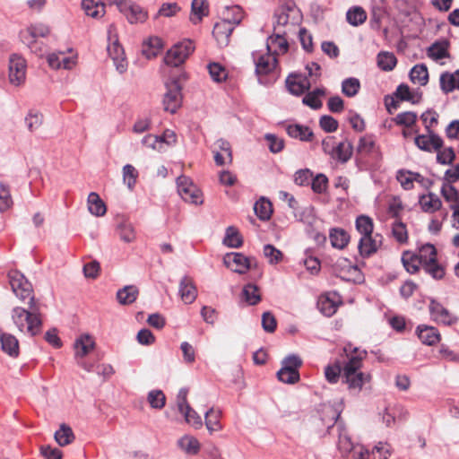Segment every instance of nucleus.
Masks as SVG:
<instances>
[{
	"mask_svg": "<svg viewBox=\"0 0 459 459\" xmlns=\"http://www.w3.org/2000/svg\"><path fill=\"white\" fill-rule=\"evenodd\" d=\"M343 350L347 355L349 353L355 354L351 355L342 368V382L347 385L350 392L358 394L361 391L363 385L371 380L369 374L359 370L362 367V359L366 355V351H358L357 348L352 349L351 344L346 345Z\"/></svg>",
	"mask_w": 459,
	"mask_h": 459,
	"instance_id": "1",
	"label": "nucleus"
},
{
	"mask_svg": "<svg viewBox=\"0 0 459 459\" xmlns=\"http://www.w3.org/2000/svg\"><path fill=\"white\" fill-rule=\"evenodd\" d=\"M28 309L15 307L12 310L11 317L21 333H27L30 336H35L41 332L43 325V315L40 310V303L31 298L28 301Z\"/></svg>",
	"mask_w": 459,
	"mask_h": 459,
	"instance_id": "2",
	"label": "nucleus"
},
{
	"mask_svg": "<svg viewBox=\"0 0 459 459\" xmlns=\"http://www.w3.org/2000/svg\"><path fill=\"white\" fill-rule=\"evenodd\" d=\"M267 53L261 54L257 56L256 53H253V59L255 65V74L258 82L262 84H271L276 81L279 76L278 59L275 53H272L270 46L267 43Z\"/></svg>",
	"mask_w": 459,
	"mask_h": 459,
	"instance_id": "3",
	"label": "nucleus"
},
{
	"mask_svg": "<svg viewBox=\"0 0 459 459\" xmlns=\"http://www.w3.org/2000/svg\"><path fill=\"white\" fill-rule=\"evenodd\" d=\"M186 74L180 70L178 74H170L169 79L165 82L167 89L163 98V106L166 111L175 113L182 103V81L186 80Z\"/></svg>",
	"mask_w": 459,
	"mask_h": 459,
	"instance_id": "4",
	"label": "nucleus"
},
{
	"mask_svg": "<svg viewBox=\"0 0 459 459\" xmlns=\"http://www.w3.org/2000/svg\"><path fill=\"white\" fill-rule=\"evenodd\" d=\"M233 11L237 12L236 18H231L227 13L224 18L213 26L212 35L220 47L229 45L231 33L243 20L244 13L241 7H234Z\"/></svg>",
	"mask_w": 459,
	"mask_h": 459,
	"instance_id": "5",
	"label": "nucleus"
},
{
	"mask_svg": "<svg viewBox=\"0 0 459 459\" xmlns=\"http://www.w3.org/2000/svg\"><path fill=\"white\" fill-rule=\"evenodd\" d=\"M195 50V45L190 39H186L175 44L169 49L164 57L167 65L180 66Z\"/></svg>",
	"mask_w": 459,
	"mask_h": 459,
	"instance_id": "6",
	"label": "nucleus"
},
{
	"mask_svg": "<svg viewBox=\"0 0 459 459\" xmlns=\"http://www.w3.org/2000/svg\"><path fill=\"white\" fill-rule=\"evenodd\" d=\"M9 282L13 293L22 301L34 297V291L31 283L25 278V276L17 270H12L8 273Z\"/></svg>",
	"mask_w": 459,
	"mask_h": 459,
	"instance_id": "7",
	"label": "nucleus"
},
{
	"mask_svg": "<svg viewBox=\"0 0 459 459\" xmlns=\"http://www.w3.org/2000/svg\"><path fill=\"white\" fill-rule=\"evenodd\" d=\"M110 4L117 5L131 24L144 22L148 18L147 11L130 0H111Z\"/></svg>",
	"mask_w": 459,
	"mask_h": 459,
	"instance_id": "8",
	"label": "nucleus"
},
{
	"mask_svg": "<svg viewBox=\"0 0 459 459\" xmlns=\"http://www.w3.org/2000/svg\"><path fill=\"white\" fill-rule=\"evenodd\" d=\"M187 388H181L177 395V405L180 413L185 417V420L195 429L203 426L202 418L198 413L191 408L187 402Z\"/></svg>",
	"mask_w": 459,
	"mask_h": 459,
	"instance_id": "9",
	"label": "nucleus"
},
{
	"mask_svg": "<svg viewBox=\"0 0 459 459\" xmlns=\"http://www.w3.org/2000/svg\"><path fill=\"white\" fill-rule=\"evenodd\" d=\"M178 192L186 202L195 204L203 203L201 191L190 180L189 178L182 175L177 178Z\"/></svg>",
	"mask_w": 459,
	"mask_h": 459,
	"instance_id": "10",
	"label": "nucleus"
},
{
	"mask_svg": "<svg viewBox=\"0 0 459 459\" xmlns=\"http://www.w3.org/2000/svg\"><path fill=\"white\" fill-rule=\"evenodd\" d=\"M26 60L17 54H13L9 58V81L15 86L22 85L26 79Z\"/></svg>",
	"mask_w": 459,
	"mask_h": 459,
	"instance_id": "11",
	"label": "nucleus"
},
{
	"mask_svg": "<svg viewBox=\"0 0 459 459\" xmlns=\"http://www.w3.org/2000/svg\"><path fill=\"white\" fill-rule=\"evenodd\" d=\"M429 310L431 319L437 324L451 325L455 324L458 320L447 308L433 299H430Z\"/></svg>",
	"mask_w": 459,
	"mask_h": 459,
	"instance_id": "12",
	"label": "nucleus"
},
{
	"mask_svg": "<svg viewBox=\"0 0 459 459\" xmlns=\"http://www.w3.org/2000/svg\"><path fill=\"white\" fill-rule=\"evenodd\" d=\"M50 32L48 26L43 23L32 24L29 26L26 30L21 32V38L24 44L31 50V52H37L34 48L33 44L36 43L38 37L45 38Z\"/></svg>",
	"mask_w": 459,
	"mask_h": 459,
	"instance_id": "13",
	"label": "nucleus"
},
{
	"mask_svg": "<svg viewBox=\"0 0 459 459\" xmlns=\"http://www.w3.org/2000/svg\"><path fill=\"white\" fill-rule=\"evenodd\" d=\"M223 261L227 267L239 274L246 273L252 266L251 259L242 253H229L224 256Z\"/></svg>",
	"mask_w": 459,
	"mask_h": 459,
	"instance_id": "14",
	"label": "nucleus"
},
{
	"mask_svg": "<svg viewBox=\"0 0 459 459\" xmlns=\"http://www.w3.org/2000/svg\"><path fill=\"white\" fill-rule=\"evenodd\" d=\"M414 143L419 149L429 152L437 151L443 146L442 138L434 132L417 135Z\"/></svg>",
	"mask_w": 459,
	"mask_h": 459,
	"instance_id": "15",
	"label": "nucleus"
},
{
	"mask_svg": "<svg viewBox=\"0 0 459 459\" xmlns=\"http://www.w3.org/2000/svg\"><path fill=\"white\" fill-rule=\"evenodd\" d=\"M381 238L379 234L361 236L358 245L359 255L367 258L375 254L381 245Z\"/></svg>",
	"mask_w": 459,
	"mask_h": 459,
	"instance_id": "16",
	"label": "nucleus"
},
{
	"mask_svg": "<svg viewBox=\"0 0 459 459\" xmlns=\"http://www.w3.org/2000/svg\"><path fill=\"white\" fill-rule=\"evenodd\" d=\"M416 334L423 344L429 346L435 345L441 339L439 331L436 327L427 325H418Z\"/></svg>",
	"mask_w": 459,
	"mask_h": 459,
	"instance_id": "17",
	"label": "nucleus"
},
{
	"mask_svg": "<svg viewBox=\"0 0 459 459\" xmlns=\"http://www.w3.org/2000/svg\"><path fill=\"white\" fill-rule=\"evenodd\" d=\"M179 294L186 304H192L197 297V290L191 277L185 275L179 282Z\"/></svg>",
	"mask_w": 459,
	"mask_h": 459,
	"instance_id": "18",
	"label": "nucleus"
},
{
	"mask_svg": "<svg viewBox=\"0 0 459 459\" xmlns=\"http://www.w3.org/2000/svg\"><path fill=\"white\" fill-rule=\"evenodd\" d=\"M319 412L321 426L325 427L327 429L334 426L341 415L339 408L332 404H323Z\"/></svg>",
	"mask_w": 459,
	"mask_h": 459,
	"instance_id": "19",
	"label": "nucleus"
},
{
	"mask_svg": "<svg viewBox=\"0 0 459 459\" xmlns=\"http://www.w3.org/2000/svg\"><path fill=\"white\" fill-rule=\"evenodd\" d=\"M0 344L2 351L10 357L17 358L19 356V341L14 335L0 331Z\"/></svg>",
	"mask_w": 459,
	"mask_h": 459,
	"instance_id": "20",
	"label": "nucleus"
},
{
	"mask_svg": "<svg viewBox=\"0 0 459 459\" xmlns=\"http://www.w3.org/2000/svg\"><path fill=\"white\" fill-rule=\"evenodd\" d=\"M449 42L446 39L437 40L427 48V55L431 59L437 61L443 58L450 57L448 52Z\"/></svg>",
	"mask_w": 459,
	"mask_h": 459,
	"instance_id": "21",
	"label": "nucleus"
},
{
	"mask_svg": "<svg viewBox=\"0 0 459 459\" xmlns=\"http://www.w3.org/2000/svg\"><path fill=\"white\" fill-rule=\"evenodd\" d=\"M353 145L348 141L339 143L335 147H332V158L342 163H346L352 156Z\"/></svg>",
	"mask_w": 459,
	"mask_h": 459,
	"instance_id": "22",
	"label": "nucleus"
},
{
	"mask_svg": "<svg viewBox=\"0 0 459 459\" xmlns=\"http://www.w3.org/2000/svg\"><path fill=\"white\" fill-rule=\"evenodd\" d=\"M209 14V4L206 0H193L189 20L193 24H198L203 18Z\"/></svg>",
	"mask_w": 459,
	"mask_h": 459,
	"instance_id": "23",
	"label": "nucleus"
},
{
	"mask_svg": "<svg viewBox=\"0 0 459 459\" xmlns=\"http://www.w3.org/2000/svg\"><path fill=\"white\" fill-rule=\"evenodd\" d=\"M329 238L333 247L343 249L350 242L349 233L341 228H333L329 232Z\"/></svg>",
	"mask_w": 459,
	"mask_h": 459,
	"instance_id": "24",
	"label": "nucleus"
},
{
	"mask_svg": "<svg viewBox=\"0 0 459 459\" xmlns=\"http://www.w3.org/2000/svg\"><path fill=\"white\" fill-rule=\"evenodd\" d=\"M94 345L95 342L91 335H81L78 339H76L74 344L75 350V356L84 357L88 355L93 350Z\"/></svg>",
	"mask_w": 459,
	"mask_h": 459,
	"instance_id": "25",
	"label": "nucleus"
},
{
	"mask_svg": "<svg viewBox=\"0 0 459 459\" xmlns=\"http://www.w3.org/2000/svg\"><path fill=\"white\" fill-rule=\"evenodd\" d=\"M286 130L290 137L299 139L300 141L310 142L314 136L312 130L308 126L299 124L289 125Z\"/></svg>",
	"mask_w": 459,
	"mask_h": 459,
	"instance_id": "26",
	"label": "nucleus"
},
{
	"mask_svg": "<svg viewBox=\"0 0 459 459\" xmlns=\"http://www.w3.org/2000/svg\"><path fill=\"white\" fill-rule=\"evenodd\" d=\"M139 295V290L134 285H126L117 292V299L121 305L134 303Z\"/></svg>",
	"mask_w": 459,
	"mask_h": 459,
	"instance_id": "27",
	"label": "nucleus"
},
{
	"mask_svg": "<svg viewBox=\"0 0 459 459\" xmlns=\"http://www.w3.org/2000/svg\"><path fill=\"white\" fill-rule=\"evenodd\" d=\"M163 48L162 40L159 37H150L143 42L142 53L148 59L157 56Z\"/></svg>",
	"mask_w": 459,
	"mask_h": 459,
	"instance_id": "28",
	"label": "nucleus"
},
{
	"mask_svg": "<svg viewBox=\"0 0 459 459\" xmlns=\"http://www.w3.org/2000/svg\"><path fill=\"white\" fill-rule=\"evenodd\" d=\"M420 204L423 212H434L441 208L442 202L437 195L429 193L420 197Z\"/></svg>",
	"mask_w": 459,
	"mask_h": 459,
	"instance_id": "29",
	"label": "nucleus"
},
{
	"mask_svg": "<svg viewBox=\"0 0 459 459\" xmlns=\"http://www.w3.org/2000/svg\"><path fill=\"white\" fill-rule=\"evenodd\" d=\"M301 365L302 360L299 356L295 354L288 355L281 362L280 375H283L286 372L297 377V371H299L298 369Z\"/></svg>",
	"mask_w": 459,
	"mask_h": 459,
	"instance_id": "30",
	"label": "nucleus"
},
{
	"mask_svg": "<svg viewBox=\"0 0 459 459\" xmlns=\"http://www.w3.org/2000/svg\"><path fill=\"white\" fill-rule=\"evenodd\" d=\"M82 9L88 16L102 17L105 14V4L100 0H82Z\"/></svg>",
	"mask_w": 459,
	"mask_h": 459,
	"instance_id": "31",
	"label": "nucleus"
},
{
	"mask_svg": "<svg viewBox=\"0 0 459 459\" xmlns=\"http://www.w3.org/2000/svg\"><path fill=\"white\" fill-rule=\"evenodd\" d=\"M357 447H364L360 445H354L351 442V437L347 435L344 429L341 430L339 433V441H338V448L343 456L348 455H351L353 458L354 452L357 450Z\"/></svg>",
	"mask_w": 459,
	"mask_h": 459,
	"instance_id": "32",
	"label": "nucleus"
},
{
	"mask_svg": "<svg viewBox=\"0 0 459 459\" xmlns=\"http://www.w3.org/2000/svg\"><path fill=\"white\" fill-rule=\"evenodd\" d=\"M88 209L92 215L98 217L103 216L107 212L106 204L95 192H91L88 195Z\"/></svg>",
	"mask_w": 459,
	"mask_h": 459,
	"instance_id": "33",
	"label": "nucleus"
},
{
	"mask_svg": "<svg viewBox=\"0 0 459 459\" xmlns=\"http://www.w3.org/2000/svg\"><path fill=\"white\" fill-rule=\"evenodd\" d=\"M340 303V301L331 299L328 295L321 296L317 307L324 316L330 317L336 313Z\"/></svg>",
	"mask_w": 459,
	"mask_h": 459,
	"instance_id": "34",
	"label": "nucleus"
},
{
	"mask_svg": "<svg viewBox=\"0 0 459 459\" xmlns=\"http://www.w3.org/2000/svg\"><path fill=\"white\" fill-rule=\"evenodd\" d=\"M117 232L121 240L132 242L135 238V233L132 224L126 219L121 218L117 225Z\"/></svg>",
	"mask_w": 459,
	"mask_h": 459,
	"instance_id": "35",
	"label": "nucleus"
},
{
	"mask_svg": "<svg viewBox=\"0 0 459 459\" xmlns=\"http://www.w3.org/2000/svg\"><path fill=\"white\" fill-rule=\"evenodd\" d=\"M410 78L413 83L418 82L421 86L426 85L429 82L427 66L423 64L415 65L410 72Z\"/></svg>",
	"mask_w": 459,
	"mask_h": 459,
	"instance_id": "36",
	"label": "nucleus"
},
{
	"mask_svg": "<svg viewBox=\"0 0 459 459\" xmlns=\"http://www.w3.org/2000/svg\"><path fill=\"white\" fill-rule=\"evenodd\" d=\"M242 297L249 306H255L261 301L259 289L253 283H247L243 287Z\"/></svg>",
	"mask_w": 459,
	"mask_h": 459,
	"instance_id": "37",
	"label": "nucleus"
},
{
	"mask_svg": "<svg viewBox=\"0 0 459 459\" xmlns=\"http://www.w3.org/2000/svg\"><path fill=\"white\" fill-rule=\"evenodd\" d=\"M178 445L181 450L187 455H196L200 450L199 441L192 436H184L178 441Z\"/></svg>",
	"mask_w": 459,
	"mask_h": 459,
	"instance_id": "38",
	"label": "nucleus"
},
{
	"mask_svg": "<svg viewBox=\"0 0 459 459\" xmlns=\"http://www.w3.org/2000/svg\"><path fill=\"white\" fill-rule=\"evenodd\" d=\"M254 210L260 220L267 221L273 213L272 203L268 199L262 197L255 204Z\"/></svg>",
	"mask_w": 459,
	"mask_h": 459,
	"instance_id": "39",
	"label": "nucleus"
},
{
	"mask_svg": "<svg viewBox=\"0 0 459 459\" xmlns=\"http://www.w3.org/2000/svg\"><path fill=\"white\" fill-rule=\"evenodd\" d=\"M414 259L422 265L433 262L437 259V249L432 244H425L420 248L419 254L415 255Z\"/></svg>",
	"mask_w": 459,
	"mask_h": 459,
	"instance_id": "40",
	"label": "nucleus"
},
{
	"mask_svg": "<svg viewBox=\"0 0 459 459\" xmlns=\"http://www.w3.org/2000/svg\"><path fill=\"white\" fill-rule=\"evenodd\" d=\"M55 439L59 446H65L74 441V435L68 425L62 424L59 429L55 432Z\"/></svg>",
	"mask_w": 459,
	"mask_h": 459,
	"instance_id": "41",
	"label": "nucleus"
},
{
	"mask_svg": "<svg viewBox=\"0 0 459 459\" xmlns=\"http://www.w3.org/2000/svg\"><path fill=\"white\" fill-rule=\"evenodd\" d=\"M325 91L324 89H316L312 91H308L302 100L304 105L310 107L313 109H319L322 107V101L320 97L325 95Z\"/></svg>",
	"mask_w": 459,
	"mask_h": 459,
	"instance_id": "42",
	"label": "nucleus"
},
{
	"mask_svg": "<svg viewBox=\"0 0 459 459\" xmlns=\"http://www.w3.org/2000/svg\"><path fill=\"white\" fill-rule=\"evenodd\" d=\"M223 243L229 247L238 248L242 246L243 238L235 227L230 226L226 230Z\"/></svg>",
	"mask_w": 459,
	"mask_h": 459,
	"instance_id": "43",
	"label": "nucleus"
},
{
	"mask_svg": "<svg viewBox=\"0 0 459 459\" xmlns=\"http://www.w3.org/2000/svg\"><path fill=\"white\" fill-rule=\"evenodd\" d=\"M221 411H215L213 408L209 409L205 414V425L210 433L218 431L221 429L220 423Z\"/></svg>",
	"mask_w": 459,
	"mask_h": 459,
	"instance_id": "44",
	"label": "nucleus"
},
{
	"mask_svg": "<svg viewBox=\"0 0 459 459\" xmlns=\"http://www.w3.org/2000/svg\"><path fill=\"white\" fill-rule=\"evenodd\" d=\"M346 19L351 25L359 26L366 22L367 13L363 8L355 6L348 10Z\"/></svg>",
	"mask_w": 459,
	"mask_h": 459,
	"instance_id": "45",
	"label": "nucleus"
},
{
	"mask_svg": "<svg viewBox=\"0 0 459 459\" xmlns=\"http://www.w3.org/2000/svg\"><path fill=\"white\" fill-rule=\"evenodd\" d=\"M286 86L291 94L299 96L310 88V83L307 79L296 81L292 80L291 76H289L286 80Z\"/></svg>",
	"mask_w": 459,
	"mask_h": 459,
	"instance_id": "46",
	"label": "nucleus"
},
{
	"mask_svg": "<svg viewBox=\"0 0 459 459\" xmlns=\"http://www.w3.org/2000/svg\"><path fill=\"white\" fill-rule=\"evenodd\" d=\"M397 64V59L393 53L380 52L377 55V65L383 71H392Z\"/></svg>",
	"mask_w": 459,
	"mask_h": 459,
	"instance_id": "47",
	"label": "nucleus"
},
{
	"mask_svg": "<svg viewBox=\"0 0 459 459\" xmlns=\"http://www.w3.org/2000/svg\"><path fill=\"white\" fill-rule=\"evenodd\" d=\"M355 227L361 236L373 234L374 223L372 219L367 215L358 216L355 221Z\"/></svg>",
	"mask_w": 459,
	"mask_h": 459,
	"instance_id": "48",
	"label": "nucleus"
},
{
	"mask_svg": "<svg viewBox=\"0 0 459 459\" xmlns=\"http://www.w3.org/2000/svg\"><path fill=\"white\" fill-rule=\"evenodd\" d=\"M295 12L294 5L290 4H284L279 6L275 13H274V18H275V24L276 26H285L288 24L290 20V13Z\"/></svg>",
	"mask_w": 459,
	"mask_h": 459,
	"instance_id": "49",
	"label": "nucleus"
},
{
	"mask_svg": "<svg viewBox=\"0 0 459 459\" xmlns=\"http://www.w3.org/2000/svg\"><path fill=\"white\" fill-rule=\"evenodd\" d=\"M360 89L359 80L354 77H350L342 81V92L347 97H354L358 94Z\"/></svg>",
	"mask_w": 459,
	"mask_h": 459,
	"instance_id": "50",
	"label": "nucleus"
},
{
	"mask_svg": "<svg viewBox=\"0 0 459 459\" xmlns=\"http://www.w3.org/2000/svg\"><path fill=\"white\" fill-rule=\"evenodd\" d=\"M211 78L216 82H224L228 78V72L223 65L219 63H210L207 65Z\"/></svg>",
	"mask_w": 459,
	"mask_h": 459,
	"instance_id": "51",
	"label": "nucleus"
},
{
	"mask_svg": "<svg viewBox=\"0 0 459 459\" xmlns=\"http://www.w3.org/2000/svg\"><path fill=\"white\" fill-rule=\"evenodd\" d=\"M138 178V171L131 164H126L123 167V181L130 190H133L136 184Z\"/></svg>",
	"mask_w": 459,
	"mask_h": 459,
	"instance_id": "52",
	"label": "nucleus"
},
{
	"mask_svg": "<svg viewBox=\"0 0 459 459\" xmlns=\"http://www.w3.org/2000/svg\"><path fill=\"white\" fill-rule=\"evenodd\" d=\"M13 205V199L8 185L0 183V212L7 211Z\"/></svg>",
	"mask_w": 459,
	"mask_h": 459,
	"instance_id": "53",
	"label": "nucleus"
},
{
	"mask_svg": "<svg viewBox=\"0 0 459 459\" xmlns=\"http://www.w3.org/2000/svg\"><path fill=\"white\" fill-rule=\"evenodd\" d=\"M440 89L444 93L452 92L456 89L455 78L454 77V74L449 72H445L441 74L439 78Z\"/></svg>",
	"mask_w": 459,
	"mask_h": 459,
	"instance_id": "54",
	"label": "nucleus"
},
{
	"mask_svg": "<svg viewBox=\"0 0 459 459\" xmlns=\"http://www.w3.org/2000/svg\"><path fill=\"white\" fill-rule=\"evenodd\" d=\"M414 172L407 169H400L397 171L396 179L400 182L404 190H411L413 188Z\"/></svg>",
	"mask_w": 459,
	"mask_h": 459,
	"instance_id": "55",
	"label": "nucleus"
},
{
	"mask_svg": "<svg viewBox=\"0 0 459 459\" xmlns=\"http://www.w3.org/2000/svg\"><path fill=\"white\" fill-rule=\"evenodd\" d=\"M147 399L151 407L154 409H162L166 403L165 394L160 390H152Z\"/></svg>",
	"mask_w": 459,
	"mask_h": 459,
	"instance_id": "56",
	"label": "nucleus"
},
{
	"mask_svg": "<svg viewBox=\"0 0 459 459\" xmlns=\"http://www.w3.org/2000/svg\"><path fill=\"white\" fill-rule=\"evenodd\" d=\"M417 114L412 111L402 112L396 115L394 121L396 125L410 127L417 121Z\"/></svg>",
	"mask_w": 459,
	"mask_h": 459,
	"instance_id": "57",
	"label": "nucleus"
},
{
	"mask_svg": "<svg viewBox=\"0 0 459 459\" xmlns=\"http://www.w3.org/2000/svg\"><path fill=\"white\" fill-rule=\"evenodd\" d=\"M392 233L394 238L401 244L406 243L408 240V233L406 226L403 222L396 221L393 223Z\"/></svg>",
	"mask_w": 459,
	"mask_h": 459,
	"instance_id": "58",
	"label": "nucleus"
},
{
	"mask_svg": "<svg viewBox=\"0 0 459 459\" xmlns=\"http://www.w3.org/2000/svg\"><path fill=\"white\" fill-rule=\"evenodd\" d=\"M422 266L425 272L430 274L436 280H440L445 275V269L442 265L437 264V259L433 262L427 263Z\"/></svg>",
	"mask_w": 459,
	"mask_h": 459,
	"instance_id": "59",
	"label": "nucleus"
},
{
	"mask_svg": "<svg viewBox=\"0 0 459 459\" xmlns=\"http://www.w3.org/2000/svg\"><path fill=\"white\" fill-rule=\"evenodd\" d=\"M341 375L342 376V368L338 363L328 365L325 369V378L331 384L337 383Z\"/></svg>",
	"mask_w": 459,
	"mask_h": 459,
	"instance_id": "60",
	"label": "nucleus"
},
{
	"mask_svg": "<svg viewBox=\"0 0 459 459\" xmlns=\"http://www.w3.org/2000/svg\"><path fill=\"white\" fill-rule=\"evenodd\" d=\"M43 122V116L39 112H29L25 117V124L30 132H34Z\"/></svg>",
	"mask_w": 459,
	"mask_h": 459,
	"instance_id": "61",
	"label": "nucleus"
},
{
	"mask_svg": "<svg viewBox=\"0 0 459 459\" xmlns=\"http://www.w3.org/2000/svg\"><path fill=\"white\" fill-rule=\"evenodd\" d=\"M420 118L425 125L427 133H431L433 132L431 128L438 122V114L432 109H429L421 114Z\"/></svg>",
	"mask_w": 459,
	"mask_h": 459,
	"instance_id": "62",
	"label": "nucleus"
},
{
	"mask_svg": "<svg viewBox=\"0 0 459 459\" xmlns=\"http://www.w3.org/2000/svg\"><path fill=\"white\" fill-rule=\"evenodd\" d=\"M328 185V178L325 174H317L311 182L312 190L316 194L325 192Z\"/></svg>",
	"mask_w": 459,
	"mask_h": 459,
	"instance_id": "63",
	"label": "nucleus"
},
{
	"mask_svg": "<svg viewBox=\"0 0 459 459\" xmlns=\"http://www.w3.org/2000/svg\"><path fill=\"white\" fill-rule=\"evenodd\" d=\"M320 127L326 133H333L338 129V121L331 116L324 115L319 119Z\"/></svg>",
	"mask_w": 459,
	"mask_h": 459,
	"instance_id": "64",
	"label": "nucleus"
}]
</instances>
